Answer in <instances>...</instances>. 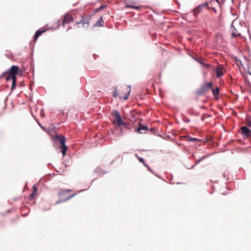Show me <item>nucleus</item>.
I'll return each instance as SVG.
<instances>
[{"label":"nucleus","mask_w":251,"mask_h":251,"mask_svg":"<svg viewBox=\"0 0 251 251\" xmlns=\"http://www.w3.org/2000/svg\"><path fill=\"white\" fill-rule=\"evenodd\" d=\"M146 167H147V168L149 169V170L150 171V172H151V169L147 165V166H146Z\"/></svg>","instance_id":"c85d7f7f"},{"label":"nucleus","mask_w":251,"mask_h":251,"mask_svg":"<svg viewBox=\"0 0 251 251\" xmlns=\"http://www.w3.org/2000/svg\"><path fill=\"white\" fill-rule=\"evenodd\" d=\"M52 138L57 139L58 141H59L61 145L64 146V144H65L66 139L63 135H56L54 137L52 136Z\"/></svg>","instance_id":"1a4fd4ad"},{"label":"nucleus","mask_w":251,"mask_h":251,"mask_svg":"<svg viewBox=\"0 0 251 251\" xmlns=\"http://www.w3.org/2000/svg\"><path fill=\"white\" fill-rule=\"evenodd\" d=\"M223 69L224 67L222 65H219L217 67L216 69L217 77L219 78L224 75L223 72Z\"/></svg>","instance_id":"9d476101"},{"label":"nucleus","mask_w":251,"mask_h":251,"mask_svg":"<svg viewBox=\"0 0 251 251\" xmlns=\"http://www.w3.org/2000/svg\"><path fill=\"white\" fill-rule=\"evenodd\" d=\"M127 7H130V8H133L135 9H139L140 8V6H130V5L127 6Z\"/></svg>","instance_id":"4be33fe9"},{"label":"nucleus","mask_w":251,"mask_h":251,"mask_svg":"<svg viewBox=\"0 0 251 251\" xmlns=\"http://www.w3.org/2000/svg\"><path fill=\"white\" fill-rule=\"evenodd\" d=\"M39 126H41V127L43 129H44L43 127L41 126V124H39Z\"/></svg>","instance_id":"2f4dec72"},{"label":"nucleus","mask_w":251,"mask_h":251,"mask_svg":"<svg viewBox=\"0 0 251 251\" xmlns=\"http://www.w3.org/2000/svg\"><path fill=\"white\" fill-rule=\"evenodd\" d=\"M204 158V156H202L201 157V159H199V160H196L195 163V165H196L197 164H198V163H199L200 162V161L203 159Z\"/></svg>","instance_id":"5701e85b"},{"label":"nucleus","mask_w":251,"mask_h":251,"mask_svg":"<svg viewBox=\"0 0 251 251\" xmlns=\"http://www.w3.org/2000/svg\"><path fill=\"white\" fill-rule=\"evenodd\" d=\"M46 31V29H44V30L39 29V30H38L36 32V33H35V34L34 35V38H33V41L35 42L37 40V39L39 37V36H40L42 33L45 32Z\"/></svg>","instance_id":"f8f14e48"},{"label":"nucleus","mask_w":251,"mask_h":251,"mask_svg":"<svg viewBox=\"0 0 251 251\" xmlns=\"http://www.w3.org/2000/svg\"><path fill=\"white\" fill-rule=\"evenodd\" d=\"M191 140H192V141H199V142H200V140H199L197 138H192Z\"/></svg>","instance_id":"bb28decb"},{"label":"nucleus","mask_w":251,"mask_h":251,"mask_svg":"<svg viewBox=\"0 0 251 251\" xmlns=\"http://www.w3.org/2000/svg\"><path fill=\"white\" fill-rule=\"evenodd\" d=\"M211 89L212 90V94L213 95L215 99L217 100H218L219 98V88L217 87L215 89H214L212 87Z\"/></svg>","instance_id":"9b49d317"},{"label":"nucleus","mask_w":251,"mask_h":251,"mask_svg":"<svg viewBox=\"0 0 251 251\" xmlns=\"http://www.w3.org/2000/svg\"><path fill=\"white\" fill-rule=\"evenodd\" d=\"M35 193H34V192H32V193L30 194L29 198H31V199L34 198V196H35Z\"/></svg>","instance_id":"393cba45"},{"label":"nucleus","mask_w":251,"mask_h":251,"mask_svg":"<svg viewBox=\"0 0 251 251\" xmlns=\"http://www.w3.org/2000/svg\"><path fill=\"white\" fill-rule=\"evenodd\" d=\"M216 1L219 3V1H218V0H216Z\"/></svg>","instance_id":"473e14b6"},{"label":"nucleus","mask_w":251,"mask_h":251,"mask_svg":"<svg viewBox=\"0 0 251 251\" xmlns=\"http://www.w3.org/2000/svg\"><path fill=\"white\" fill-rule=\"evenodd\" d=\"M60 148L62 149L61 152L63 154V156H65L66 154V151L68 149V147L66 146L65 144L63 145H61Z\"/></svg>","instance_id":"2eb2a0df"},{"label":"nucleus","mask_w":251,"mask_h":251,"mask_svg":"<svg viewBox=\"0 0 251 251\" xmlns=\"http://www.w3.org/2000/svg\"><path fill=\"white\" fill-rule=\"evenodd\" d=\"M241 133L244 139L249 138L251 137V130L246 126H243L240 127Z\"/></svg>","instance_id":"423d86ee"},{"label":"nucleus","mask_w":251,"mask_h":251,"mask_svg":"<svg viewBox=\"0 0 251 251\" xmlns=\"http://www.w3.org/2000/svg\"><path fill=\"white\" fill-rule=\"evenodd\" d=\"M135 156L138 158L139 161L142 163L145 166H147V165L145 163L144 160L142 158L138 156L137 154H136Z\"/></svg>","instance_id":"6ab92c4d"},{"label":"nucleus","mask_w":251,"mask_h":251,"mask_svg":"<svg viewBox=\"0 0 251 251\" xmlns=\"http://www.w3.org/2000/svg\"><path fill=\"white\" fill-rule=\"evenodd\" d=\"M147 130H148V127L147 126L140 125L139 127L135 129V131L140 133H144V132L142 131V130L146 131Z\"/></svg>","instance_id":"ddd939ff"},{"label":"nucleus","mask_w":251,"mask_h":251,"mask_svg":"<svg viewBox=\"0 0 251 251\" xmlns=\"http://www.w3.org/2000/svg\"><path fill=\"white\" fill-rule=\"evenodd\" d=\"M183 121L186 122V123H189L190 122V120L189 119L187 118V117H185L184 119H183Z\"/></svg>","instance_id":"a878e982"},{"label":"nucleus","mask_w":251,"mask_h":251,"mask_svg":"<svg viewBox=\"0 0 251 251\" xmlns=\"http://www.w3.org/2000/svg\"><path fill=\"white\" fill-rule=\"evenodd\" d=\"M126 89H127V92H128V94H127L126 96H124V97H120V98H123V99L124 100H127V99L128 95V94H129L130 91V88H128V87H127V88H126Z\"/></svg>","instance_id":"aec40b11"},{"label":"nucleus","mask_w":251,"mask_h":251,"mask_svg":"<svg viewBox=\"0 0 251 251\" xmlns=\"http://www.w3.org/2000/svg\"><path fill=\"white\" fill-rule=\"evenodd\" d=\"M103 21L102 20V17H100L99 20H98V21L94 25V26L95 27H101L103 25Z\"/></svg>","instance_id":"4468645a"},{"label":"nucleus","mask_w":251,"mask_h":251,"mask_svg":"<svg viewBox=\"0 0 251 251\" xmlns=\"http://www.w3.org/2000/svg\"><path fill=\"white\" fill-rule=\"evenodd\" d=\"M113 96L115 98H116L117 97H120L119 94L118 92L117 87H115L114 88V91L113 93Z\"/></svg>","instance_id":"a211bd4d"},{"label":"nucleus","mask_w":251,"mask_h":251,"mask_svg":"<svg viewBox=\"0 0 251 251\" xmlns=\"http://www.w3.org/2000/svg\"><path fill=\"white\" fill-rule=\"evenodd\" d=\"M245 124L248 126L251 127V117H247L246 121H245Z\"/></svg>","instance_id":"f3484780"},{"label":"nucleus","mask_w":251,"mask_h":251,"mask_svg":"<svg viewBox=\"0 0 251 251\" xmlns=\"http://www.w3.org/2000/svg\"><path fill=\"white\" fill-rule=\"evenodd\" d=\"M72 190L71 189H61V190H60L59 191V192H58V195L61 199H62L63 200L61 201H57L56 202V203H59L61 202L68 201V200H70V199L72 198L73 197H74L75 195V194H74L73 195H70V196H69L68 197H66V194L67 193L70 192Z\"/></svg>","instance_id":"f03ea898"},{"label":"nucleus","mask_w":251,"mask_h":251,"mask_svg":"<svg viewBox=\"0 0 251 251\" xmlns=\"http://www.w3.org/2000/svg\"><path fill=\"white\" fill-rule=\"evenodd\" d=\"M212 10H213L215 12H216V9H215V8L212 7Z\"/></svg>","instance_id":"c756f323"},{"label":"nucleus","mask_w":251,"mask_h":251,"mask_svg":"<svg viewBox=\"0 0 251 251\" xmlns=\"http://www.w3.org/2000/svg\"><path fill=\"white\" fill-rule=\"evenodd\" d=\"M112 115L115 118L114 121L117 122V126L119 127H121L122 126L126 127V124L122 121L121 116L118 111H115L112 113Z\"/></svg>","instance_id":"20e7f679"},{"label":"nucleus","mask_w":251,"mask_h":251,"mask_svg":"<svg viewBox=\"0 0 251 251\" xmlns=\"http://www.w3.org/2000/svg\"><path fill=\"white\" fill-rule=\"evenodd\" d=\"M73 18L72 15H71L69 13H67L65 15L63 22H62V25L63 26L64 25L66 24H69L71 22L73 21Z\"/></svg>","instance_id":"6e6552de"},{"label":"nucleus","mask_w":251,"mask_h":251,"mask_svg":"<svg viewBox=\"0 0 251 251\" xmlns=\"http://www.w3.org/2000/svg\"><path fill=\"white\" fill-rule=\"evenodd\" d=\"M37 191V188L36 187L35 185H34L33 186V192H34V193H36Z\"/></svg>","instance_id":"b1692460"},{"label":"nucleus","mask_w":251,"mask_h":251,"mask_svg":"<svg viewBox=\"0 0 251 251\" xmlns=\"http://www.w3.org/2000/svg\"><path fill=\"white\" fill-rule=\"evenodd\" d=\"M212 82H205L201 86V88L197 91V93L199 95H202L209 91V89L212 88Z\"/></svg>","instance_id":"7ed1b4c3"},{"label":"nucleus","mask_w":251,"mask_h":251,"mask_svg":"<svg viewBox=\"0 0 251 251\" xmlns=\"http://www.w3.org/2000/svg\"><path fill=\"white\" fill-rule=\"evenodd\" d=\"M235 59H236V60L237 62H239V63H240V64H241V60L237 59L236 58V57Z\"/></svg>","instance_id":"cd10ccee"},{"label":"nucleus","mask_w":251,"mask_h":251,"mask_svg":"<svg viewBox=\"0 0 251 251\" xmlns=\"http://www.w3.org/2000/svg\"><path fill=\"white\" fill-rule=\"evenodd\" d=\"M105 7H106V5H102L99 8H97L96 10V11H99L100 10L103 9V8H104Z\"/></svg>","instance_id":"412c9836"},{"label":"nucleus","mask_w":251,"mask_h":251,"mask_svg":"<svg viewBox=\"0 0 251 251\" xmlns=\"http://www.w3.org/2000/svg\"><path fill=\"white\" fill-rule=\"evenodd\" d=\"M20 72H21V70H20L19 67L17 66L13 65L7 71L3 73L1 76V77L5 78L7 81L12 79L11 90L15 88L17 80L16 75L19 74Z\"/></svg>","instance_id":"f257e3e1"},{"label":"nucleus","mask_w":251,"mask_h":251,"mask_svg":"<svg viewBox=\"0 0 251 251\" xmlns=\"http://www.w3.org/2000/svg\"><path fill=\"white\" fill-rule=\"evenodd\" d=\"M91 17L89 16H82L81 20L79 22H75L76 25L81 24L83 27H87L89 25Z\"/></svg>","instance_id":"39448f33"},{"label":"nucleus","mask_w":251,"mask_h":251,"mask_svg":"<svg viewBox=\"0 0 251 251\" xmlns=\"http://www.w3.org/2000/svg\"><path fill=\"white\" fill-rule=\"evenodd\" d=\"M240 35H241V33H239V32L237 30V29H236L235 28H234V30L233 31V32H232V33L231 37H232V38L240 36Z\"/></svg>","instance_id":"dca6fc26"},{"label":"nucleus","mask_w":251,"mask_h":251,"mask_svg":"<svg viewBox=\"0 0 251 251\" xmlns=\"http://www.w3.org/2000/svg\"><path fill=\"white\" fill-rule=\"evenodd\" d=\"M39 126H41V127L43 129H44L43 127L41 126V124H39Z\"/></svg>","instance_id":"7c9ffc66"},{"label":"nucleus","mask_w":251,"mask_h":251,"mask_svg":"<svg viewBox=\"0 0 251 251\" xmlns=\"http://www.w3.org/2000/svg\"><path fill=\"white\" fill-rule=\"evenodd\" d=\"M204 7H206L208 9H210V8L208 6V3L205 2L202 4H200L197 7H196L193 10L194 15L196 16L202 9V8Z\"/></svg>","instance_id":"0eeeda50"}]
</instances>
